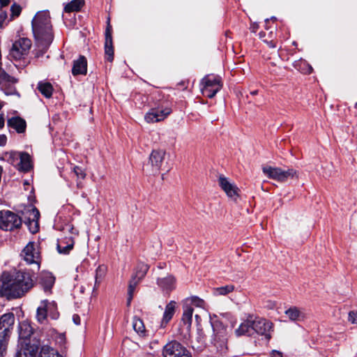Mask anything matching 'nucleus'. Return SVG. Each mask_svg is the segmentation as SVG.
Here are the masks:
<instances>
[{
  "label": "nucleus",
  "instance_id": "obj_1",
  "mask_svg": "<svg viewBox=\"0 0 357 357\" xmlns=\"http://www.w3.org/2000/svg\"><path fill=\"white\" fill-rule=\"evenodd\" d=\"M34 274L29 271L3 272L0 280V294L8 300L25 296L34 286Z\"/></svg>",
  "mask_w": 357,
  "mask_h": 357
},
{
  "label": "nucleus",
  "instance_id": "obj_2",
  "mask_svg": "<svg viewBox=\"0 0 357 357\" xmlns=\"http://www.w3.org/2000/svg\"><path fill=\"white\" fill-rule=\"evenodd\" d=\"M32 31L37 44L50 47L54 39L48 13L39 12L32 20Z\"/></svg>",
  "mask_w": 357,
  "mask_h": 357
},
{
  "label": "nucleus",
  "instance_id": "obj_3",
  "mask_svg": "<svg viewBox=\"0 0 357 357\" xmlns=\"http://www.w3.org/2000/svg\"><path fill=\"white\" fill-rule=\"evenodd\" d=\"M15 315L13 312L3 314L0 317V355L3 356L6 351L8 342L11 330L15 323Z\"/></svg>",
  "mask_w": 357,
  "mask_h": 357
},
{
  "label": "nucleus",
  "instance_id": "obj_4",
  "mask_svg": "<svg viewBox=\"0 0 357 357\" xmlns=\"http://www.w3.org/2000/svg\"><path fill=\"white\" fill-rule=\"evenodd\" d=\"M19 341L18 343H27L40 346V333L36 331L31 324L26 321L20 323L18 326Z\"/></svg>",
  "mask_w": 357,
  "mask_h": 357
},
{
  "label": "nucleus",
  "instance_id": "obj_5",
  "mask_svg": "<svg viewBox=\"0 0 357 357\" xmlns=\"http://www.w3.org/2000/svg\"><path fill=\"white\" fill-rule=\"evenodd\" d=\"M211 324L213 330L212 344L217 351L224 354L228 348L227 328L220 321H213Z\"/></svg>",
  "mask_w": 357,
  "mask_h": 357
},
{
  "label": "nucleus",
  "instance_id": "obj_6",
  "mask_svg": "<svg viewBox=\"0 0 357 357\" xmlns=\"http://www.w3.org/2000/svg\"><path fill=\"white\" fill-rule=\"evenodd\" d=\"M23 218L20 215L8 211H0V229L3 231H15L19 229L22 225Z\"/></svg>",
  "mask_w": 357,
  "mask_h": 357
},
{
  "label": "nucleus",
  "instance_id": "obj_7",
  "mask_svg": "<svg viewBox=\"0 0 357 357\" xmlns=\"http://www.w3.org/2000/svg\"><path fill=\"white\" fill-rule=\"evenodd\" d=\"M203 96L212 98L222 89L221 79L219 76L207 75L201 81Z\"/></svg>",
  "mask_w": 357,
  "mask_h": 357
},
{
  "label": "nucleus",
  "instance_id": "obj_8",
  "mask_svg": "<svg viewBox=\"0 0 357 357\" xmlns=\"http://www.w3.org/2000/svg\"><path fill=\"white\" fill-rule=\"evenodd\" d=\"M31 47V41L27 38H20L16 40L10 50L9 56L15 61L24 59Z\"/></svg>",
  "mask_w": 357,
  "mask_h": 357
},
{
  "label": "nucleus",
  "instance_id": "obj_9",
  "mask_svg": "<svg viewBox=\"0 0 357 357\" xmlns=\"http://www.w3.org/2000/svg\"><path fill=\"white\" fill-rule=\"evenodd\" d=\"M263 172L271 179L284 182L289 178L296 176V171L294 169H282L280 167H264Z\"/></svg>",
  "mask_w": 357,
  "mask_h": 357
},
{
  "label": "nucleus",
  "instance_id": "obj_10",
  "mask_svg": "<svg viewBox=\"0 0 357 357\" xmlns=\"http://www.w3.org/2000/svg\"><path fill=\"white\" fill-rule=\"evenodd\" d=\"M165 151L163 150H153L149 157V161L147 167L150 165L151 169L149 172L152 174H158L160 169L165 170L167 172L169 171V167L164 165Z\"/></svg>",
  "mask_w": 357,
  "mask_h": 357
},
{
  "label": "nucleus",
  "instance_id": "obj_11",
  "mask_svg": "<svg viewBox=\"0 0 357 357\" xmlns=\"http://www.w3.org/2000/svg\"><path fill=\"white\" fill-rule=\"evenodd\" d=\"M21 255L29 264H36L39 268L40 263V252L39 245L35 242H29L22 250Z\"/></svg>",
  "mask_w": 357,
  "mask_h": 357
},
{
  "label": "nucleus",
  "instance_id": "obj_12",
  "mask_svg": "<svg viewBox=\"0 0 357 357\" xmlns=\"http://www.w3.org/2000/svg\"><path fill=\"white\" fill-rule=\"evenodd\" d=\"M25 213L29 215H25L23 221L27 225L29 231L31 234L37 233L39 229V211L36 207H30L26 209Z\"/></svg>",
  "mask_w": 357,
  "mask_h": 357
},
{
  "label": "nucleus",
  "instance_id": "obj_13",
  "mask_svg": "<svg viewBox=\"0 0 357 357\" xmlns=\"http://www.w3.org/2000/svg\"><path fill=\"white\" fill-rule=\"evenodd\" d=\"M273 324L271 321L265 319L255 317L253 316V334L256 333L259 335H264L266 339L269 340L271 337L270 330Z\"/></svg>",
  "mask_w": 357,
  "mask_h": 357
},
{
  "label": "nucleus",
  "instance_id": "obj_14",
  "mask_svg": "<svg viewBox=\"0 0 357 357\" xmlns=\"http://www.w3.org/2000/svg\"><path fill=\"white\" fill-rule=\"evenodd\" d=\"M188 349L178 341L172 340L167 343L162 349L163 357H179L185 354Z\"/></svg>",
  "mask_w": 357,
  "mask_h": 357
},
{
  "label": "nucleus",
  "instance_id": "obj_15",
  "mask_svg": "<svg viewBox=\"0 0 357 357\" xmlns=\"http://www.w3.org/2000/svg\"><path fill=\"white\" fill-rule=\"evenodd\" d=\"M218 183L222 190L227 194V195L233 199L234 201H236L238 197V188L234 184L228 180L223 175H220L218 178Z\"/></svg>",
  "mask_w": 357,
  "mask_h": 357
},
{
  "label": "nucleus",
  "instance_id": "obj_16",
  "mask_svg": "<svg viewBox=\"0 0 357 357\" xmlns=\"http://www.w3.org/2000/svg\"><path fill=\"white\" fill-rule=\"evenodd\" d=\"M170 108H153L145 115L147 123H155L164 120L170 113Z\"/></svg>",
  "mask_w": 357,
  "mask_h": 357
},
{
  "label": "nucleus",
  "instance_id": "obj_17",
  "mask_svg": "<svg viewBox=\"0 0 357 357\" xmlns=\"http://www.w3.org/2000/svg\"><path fill=\"white\" fill-rule=\"evenodd\" d=\"M40 347L34 343H18L15 357H36Z\"/></svg>",
  "mask_w": 357,
  "mask_h": 357
},
{
  "label": "nucleus",
  "instance_id": "obj_18",
  "mask_svg": "<svg viewBox=\"0 0 357 357\" xmlns=\"http://www.w3.org/2000/svg\"><path fill=\"white\" fill-rule=\"evenodd\" d=\"M105 54L106 59L112 62L114 59V47L112 36V26L108 19L107 29L105 30Z\"/></svg>",
  "mask_w": 357,
  "mask_h": 357
},
{
  "label": "nucleus",
  "instance_id": "obj_19",
  "mask_svg": "<svg viewBox=\"0 0 357 357\" xmlns=\"http://www.w3.org/2000/svg\"><path fill=\"white\" fill-rule=\"evenodd\" d=\"M253 315L249 314L245 320H244L235 330L236 336L248 335L251 336L253 335Z\"/></svg>",
  "mask_w": 357,
  "mask_h": 357
},
{
  "label": "nucleus",
  "instance_id": "obj_20",
  "mask_svg": "<svg viewBox=\"0 0 357 357\" xmlns=\"http://www.w3.org/2000/svg\"><path fill=\"white\" fill-rule=\"evenodd\" d=\"M17 155H18L20 159V162L18 164V169L24 172H29L32 167L30 155L26 152L10 153V158H14Z\"/></svg>",
  "mask_w": 357,
  "mask_h": 357
},
{
  "label": "nucleus",
  "instance_id": "obj_21",
  "mask_svg": "<svg viewBox=\"0 0 357 357\" xmlns=\"http://www.w3.org/2000/svg\"><path fill=\"white\" fill-rule=\"evenodd\" d=\"M72 73L74 76L86 75L87 60L85 56L80 55L77 59L73 61Z\"/></svg>",
  "mask_w": 357,
  "mask_h": 357
},
{
  "label": "nucleus",
  "instance_id": "obj_22",
  "mask_svg": "<svg viewBox=\"0 0 357 357\" xmlns=\"http://www.w3.org/2000/svg\"><path fill=\"white\" fill-rule=\"evenodd\" d=\"M7 125L9 128L14 129L17 133L25 132L26 129V121L20 116H13L8 119Z\"/></svg>",
  "mask_w": 357,
  "mask_h": 357
},
{
  "label": "nucleus",
  "instance_id": "obj_23",
  "mask_svg": "<svg viewBox=\"0 0 357 357\" xmlns=\"http://www.w3.org/2000/svg\"><path fill=\"white\" fill-rule=\"evenodd\" d=\"M48 300L45 299L40 303L36 310V319L40 324H44L48 315Z\"/></svg>",
  "mask_w": 357,
  "mask_h": 357
},
{
  "label": "nucleus",
  "instance_id": "obj_24",
  "mask_svg": "<svg viewBox=\"0 0 357 357\" xmlns=\"http://www.w3.org/2000/svg\"><path fill=\"white\" fill-rule=\"evenodd\" d=\"M285 314L293 321H301L306 317L304 312L296 307H291L285 311Z\"/></svg>",
  "mask_w": 357,
  "mask_h": 357
},
{
  "label": "nucleus",
  "instance_id": "obj_25",
  "mask_svg": "<svg viewBox=\"0 0 357 357\" xmlns=\"http://www.w3.org/2000/svg\"><path fill=\"white\" fill-rule=\"evenodd\" d=\"M55 282V278L51 273H44L40 277V284L45 291H50Z\"/></svg>",
  "mask_w": 357,
  "mask_h": 357
},
{
  "label": "nucleus",
  "instance_id": "obj_26",
  "mask_svg": "<svg viewBox=\"0 0 357 357\" xmlns=\"http://www.w3.org/2000/svg\"><path fill=\"white\" fill-rule=\"evenodd\" d=\"M158 285L164 291L169 292L175 288V279L172 276H168L164 278H158Z\"/></svg>",
  "mask_w": 357,
  "mask_h": 357
},
{
  "label": "nucleus",
  "instance_id": "obj_27",
  "mask_svg": "<svg viewBox=\"0 0 357 357\" xmlns=\"http://www.w3.org/2000/svg\"><path fill=\"white\" fill-rule=\"evenodd\" d=\"M176 302L171 301L165 307L162 319V325H166L173 317L175 313Z\"/></svg>",
  "mask_w": 357,
  "mask_h": 357
},
{
  "label": "nucleus",
  "instance_id": "obj_28",
  "mask_svg": "<svg viewBox=\"0 0 357 357\" xmlns=\"http://www.w3.org/2000/svg\"><path fill=\"white\" fill-rule=\"evenodd\" d=\"M194 309L192 306L185 305L183 306V313L181 321L183 323L186 328L188 329L192 324V314Z\"/></svg>",
  "mask_w": 357,
  "mask_h": 357
},
{
  "label": "nucleus",
  "instance_id": "obj_29",
  "mask_svg": "<svg viewBox=\"0 0 357 357\" xmlns=\"http://www.w3.org/2000/svg\"><path fill=\"white\" fill-rule=\"evenodd\" d=\"M149 266L144 262H139L135 269L132 277L139 279V281L145 277L149 271Z\"/></svg>",
  "mask_w": 357,
  "mask_h": 357
},
{
  "label": "nucleus",
  "instance_id": "obj_30",
  "mask_svg": "<svg viewBox=\"0 0 357 357\" xmlns=\"http://www.w3.org/2000/svg\"><path fill=\"white\" fill-rule=\"evenodd\" d=\"M38 90L47 98H50L52 96L53 86L47 82H40L37 86Z\"/></svg>",
  "mask_w": 357,
  "mask_h": 357
},
{
  "label": "nucleus",
  "instance_id": "obj_31",
  "mask_svg": "<svg viewBox=\"0 0 357 357\" xmlns=\"http://www.w3.org/2000/svg\"><path fill=\"white\" fill-rule=\"evenodd\" d=\"M84 3V0H73L66 4L64 10L66 13L77 12L81 9Z\"/></svg>",
  "mask_w": 357,
  "mask_h": 357
},
{
  "label": "nucleus",
  "instance_id": "obj_32",
  "mask_svg": "<svg viewBox=\"0 0 357 357\" xmlns=\"http://www.w3.org/2000/svg\"><path fill=\"white\" fill-rule=\"evenodd\" d=\"M141 281L139 279H136L135 278L131 277V279L129 282L128 289V299H127V305H130L131 301L133 298L134 291L135 290L136 287Z\"/></svg>",
  "mask_w": 357,
  "mask_h": 357
},
{
  "label": "nucleus",
  "instance_id": "obj_33",
  "mask_svg": "<svg viewBox=\"0 0 357 357\" xmlns=\"http://www.w3.org/2000/svg\"><path fill=\"white\" fill-rule=\"evenodd\" d=\"M16 82H9L6 84H3L0 85L1 89L5 93V94H6L8 96H10V95H18L19 96V93H18L15 86H14V84Z\"/></svg>",
  "mask_w": 357,
  "mask_h": 357
},
{
  "label": "nucleus",
  "instance_id": "obj_34",
  "mask_svg": "<svg viewBox=\"0 0 357 357\" xmlns=\"http://www.w3.org/2000/svg\"><path fill=\"white\" fill-rule=\"evenodd\" d=\"M40 348L41 349L40 353L45 356H47V357H63L59 354L57 351L48 345H40Z\"/></svg>",
  "mask_w": 357,
  "mask_h": 357
},
{
  "label": "nucleus",
  "instance_id": "obj_35",
  "mask_svg": "<svg viewBox=\"0 0 357 357\" xmlns=\"http://www.w3.org/2000/svg\"><path fill=\"white\" fill-rule=\"evenodd\" d=\"M9 82H17V79L9 75L1 66H0V85L6 84Z\"/></svg>",
  "mask_w": 357,
  "mask_h": 357
},
{
  "label": "nucleus",
  "instance_id": "obj_36",
  "mask_svg": "<svg viewBox=\"0 0 357 357\" xmlns=\"http://www.w3.org/2000/svg\"><path fill=\"white\" fill-rule=\"evenodd\" d=\"M234 289V287L232 284H229L220 287H217L213 289V294L215 295H222L225 296L229 293L233 291Z\"/></svg>",
  "mask_w": 357,
  "mask_h": 357
},
{
  "label": "nucleus",
  "instance_id": "obj_37",
  "mask_svg": "<svg viewBox=\"0 0 357 357\" xmlns=\"http://www.w3.org/2000/svg\"><path fill=\"white\" fill-rule=\"evenodd\" d=\"M48 315L52 319H58L59 316V313L57 311L56 303L54 301H48Z\"/></svg>",
  "mask_w": 357,
  "mask_h": 357
},
{
  "label": "nucleus",
  "instance_id": "obj_38",
  "mask_svg": "<svg viewBox=\"0 0 357 357\" xmlns=\"http://www.w3.org/2000/svg\"><path fill=\"white\" fill-rule=\"evenodd\" d=\"M134 330L139 334H142L145 331V326L142 319L135 317L132 321Z\"/></svg>",
  "mask_w": 357,
  "mask_h": 357
},
{
  "label": "nucleus",
  "instance_id": "obj_39",
  "mask_svg": "<svg viewBox=\"0 0 357 357\" xmlns=\"http://www.w3.org/2000/svg\"><path fill=\"white\" fill-rule=\"evenodd\" d=\"M70 243H68L66 245L63 246L61 243L57 244V250L61 254L67 255L73 248L74 242L72 239H70Z\"/></svg>",
  "mask_w": 357,
  "mask_h": 357
},
{
  "label": "nucleus",
  "instance_id": "obj_40",
  "mask_svg": "<svg viewBox=\"0 0 357 357\" xmlns=\"http://www.w3.org/2000/svg\"><path fill=\"white\" fill-rule=\"evenodd\" d=\"M73 172L78 178L84 179L86 176V174L82 167L75 166L73 168Z\"/></svg>",
  "mask_w": 357,
  "mask_h": 357
},
{
  "label": "nucleus",
  "instance_id": "obj_41",
  "mask_svg": "<svg viewBox=\"0 0 357 357\" xmlns=\"http://www.w3.org/2000/svg\"><path fill=\"white\" fill-rule=\"evenodd\" d=\"M10 10L13 17H17L20 15L22 8L19 5L13 4L10 8Z\"/></svg>",
  "mask_w": 357,
  "mask_h": 357
},
{
  "label": "nucleus",
  "instance_id": "obj_42",
  "mask_svg": "<svg viewBox=\"0 0 357 357\" xmlns=\"http://www.w3.org/2000/svg\"><path fill=\"white\" fill-rule=\"evenodd\" d=\"M37 45L40 49L36 52V57L39 58L43 56L49 47H46L44 45Z\"/></svg>",
  "mask_w": 357,
  "mask_h": 357
},
{
  "label": "nucleus",
  "instance_id": "obj_43",
  "mask_svg": "<svg viewBox=\"0 0 357 357\" xmlns=\"http://www.w3.org/2000/svg\"><path fill=\"white\" fill-rule=\"evenodd\" d=\"M349 321L353 324H357V312L351 311L349 313Z\"/></svg>",
  "mask_w": 357,
  "mask_h": 357
},
{
  "label": "nucleus",
  "instance_id": "obj_44",
  "mask_svg": "<svg viewBox=\"0 0 357 357\" xmlns=\"http://www.w3.org/2000/svg\"><path fill=\"white\" fill-rule=\"evenodd\" d=\"M191 301L194 305L197 307H202L204 304V301L198 297H192Z\"/></svg>",
  "mask_w": 357,
  "mask_h": 357
},
{
  "label": "nucleus",
  "instance_id": "obj_45",
  "mask_svg": "<svg viewBox=\"0 0 357 357\" xmlns=\"http://www.w3.org/2000/svg\"><path fill=\"white\" fill-rule=\"evenodd\" d=\"M7 19V13L3 10L0 11V29L3 27V24Z\"/></svg>",
  "mask_w": 357,
  "mask_h": 357
},
{
  "label": "nucleus",
  "instance_id": "obj_46",
  "mask_svg": "<svg viewBox=\"0 0 357 357\" xmlns=\"http://www.w3.org/2000/svg\"><path fill=\"white\" fill-rule=\"evenodd\" d=\"M7 142V137L5 135H0V146H3Z\"/></svg>",
  "mask_w": 357,
  "mask_h": 357
},
{
  "label": "nucleus",
  "instance_id": "obj_47",
  "mask_svg": "<svg viewBox=\"0 0 357 357\" xmlns=\"http://www.w3.org/2000/svg\"><path fill=\"white\" fill-rule=\"evenodd\" d=\"M73 321L76 325L80 324V317L78 314H74L73 316Z\"/></svg>",
  "mask_w": 357,
  "mask_h": 357
},
{
  "label": "nucleus",
  "instance_id": "obj_48",
  "mask_svg": "<svg viewBox=\"0 0 357 357\" xmlns=\"http://www.w3.org/2000/svg\"><path fill=\"white\" fill-rule=\"evenodd\" d=\"M271 357H282V354L281 352L274 350L271 353Z\"/></svg>",
  "mask_w": 357,
  "mask_h": 357
},
{
  "label": "nucleus",
  "instance_id": "obj_49",
  "mask_svg": "<svg viewBox=\"0 0 357 357\" xmlns=\"http://www.w3.org/2000/svg\"><path fill=\"white\" fill-rule=\"evenodd\" d=\"M5 120L3 114H0V129L4 127Z\"/></svg>",
  "mask_w": 357,
  "mask_h": 357
},
{
  "label": "nucleus",
  "instance_id": "obj_50",
  "mask_svg": "<svg viewBox=\"0 0 357 357\" xmlns=\"http://www.w3.org/2000/svg\"><path fill=\"white\" fill-rule=\"evenodd\" d=\"M185 353V354H181L179 357H192L191 352L188 349Z\"/></svg>",
  "mask_w": 357,
  "mask_h": 357
},
{
  "label": "nucleus",
  "instance_id": "obj_51",
  "mask_svg": "<svg viewBox=\"0 0 357 357\" xmlns=\"http://www.w3.org/2000/svg\"><path fill=\"white\" fill-rule=\"evenodd\" d=\"M100 269H101V268H100V266H99V267L98 268V269L96 270V284L97 283H99V282H100V280H98V278H98V272L100 271Z\"/></svg>",
  "mask_w": 357,
  "mask_h": 357
},
{
  "label": "nucleus",
  "instance_id": "obj_52",
  "mask_svg": "<svg viewBox=\"0 0 357 357\" xmlns=\"http://www.w3.org/2000/svg\"><path fill=\"white\" fill-rule=\"evenodd\" d=\"M9 3V0H0V4L1 6H6Z\"/></svg>",
  "mask_w": 357,
  "mask_h": 357
},
{
  "label": "nucleus",
  "instance_id": "obj_53",
  "mask_svg": "<svg viewBox=\"0 0 357 357\" xmlns=\"http://www.w3.org/2000/svg\"><path fill=\"white\" fill-rule=\"evenodd\" d=\"M302 63L304 65H307L308 66V70L306 73L308 74L311 73L312 71V68L310 66H309L308 64H307L305 61H302Z\"/></svg>",
  "mask_w": 357,
  "mask_h": 357
},
{
  "label": "nucleus",
  "instance_id": "obj_54",
  "mask_svg": "<svg viewBox=\"0 0 357 357\" xmlns=\"http://www.w3.org/2000/svg\"><path fill=\"white\" fill-rule=\"evenodd\" d=\"M70 231L72 234H78V231L73 227H71Z\"/></svg>",
  "mask_w": 357,
  "mask_h": 357
},
{
  "label": "nucleus",
  "instance_id": "obj_55",
  "mask_svg": "<svg viewBox=\"0 0 357 357\" xmlns=\"http://www.w3.org/2000/svg\"><path fill=\"white\" fill-rule=\"evenodd\" d=\"M258 93V91L257 90H255V91H252L250 92V94L252 95V96H255Z\"/></svg>",
  "mask_w": 357,
  "mask_h": 357
},
{
  "label": "nucleus",
  "instance_id": "obj_56",
  "mask_svg": "<svg viewBox=\"0 0 357 357\" xmlns=\"http://www.w3.org/2000/svg\"><path fill=\"white\" fill-rule=\"evenodd\" d=\"M162 179H164V174L162 175Z\"/></svg>",
  "mask_w": 357,
  "mask_h": 357
},
{
  "label": "nucleus",
  "instance_id": "obj_57",
  "mask_svg": "<svg viewBox=\"0 0 357 357\" xmlns=\"http://www.w3.org/2000/svg\"><path fill=\"white\" fill-rule=\"evenodd\" d=\"M159 268H162V265H160V266H159Z\"/></svg>",
  "mask_w": 357,
  "mask_h": 357
},
{
  "label": "nucleus",
  "instance_id": "obj_58",
  "mask_svg": "<svg viewBox=\"0 0 357 357\" xmlns=\"http://www.w3.org/2000/svg\"><path fill=\"white\" fill-rule=\"evenodd\" d=\"M355 107H356V108H357V102H356V105H355Z\"/></svg>",
  "mask_w": 357,
  "mask_h": 357
}]
</instances>
